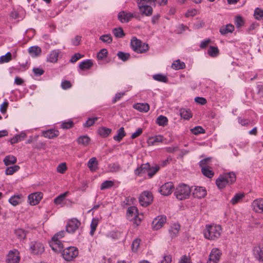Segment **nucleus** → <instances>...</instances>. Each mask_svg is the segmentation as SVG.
<instances>
[{
    "instance_id": "9",
    "label": "nucleus",
    "mask_w": 263,
    "mask_h": 263,
    "mask_svg": "<svg viewBox=\"0 0 263 263\" xmlns=\"http://www.w3.org/2000/svg\"><path fill=\"white\" fill-rule=\"evenodd\" d=\"M30 248L31 253L35 255L42 254L44 251L43 245L39 242H31Z\"/></svg>"
},
{
    "instance_id": "11",
    "label": "nucleus",
    "mask_w": 263,
    "mask_h": 263,
    "mask_svg": "<svg viewBox=\"0 0 263 263\" xmlns=\"http://www.w3.org/2000/svg\"><path fill=\"white\" fill-rule=\"evenodd\" d=\"M81 222L77 219H72L69 220L66 226V232L68 233H74L78 229Z\"/></svg>"
},
{
    "instance_id": "2",
    "label": "nucleus",
    "mask_w": 263,
    "mask_h": 263,
    "mask_svg": "<svg viewBox=\"0 0 263 263\" xmlns=\"http://www.w3.org/2000/svg\"><path fill=\"white\" fill-rule=\"evenodd\" d=\"M66 232L64 231H61L55 234L52 238V241L50 243V247L55 252H61L63 248V245L60 240V239L64 237Z\"/></svg>"
},
{
    "instance_id": "49",
    "label": "nucleus",
    "mask_w": 263,
    "mask_h": 263,
    "mask_svg": "<svg viewBox=\"0 0 263 263\" xmlns=\"http://www.w3.org/2000/svg\"><path fill=\"white\" fill-rule=\"evenodd\" d=\"M160 167L159 165H156L154 167H151L149 165V169L147 172V175L149 178L153 177L155 174L159 171Z\"/></svg>"
},
{
    "instance_id": "5",
    "label": "nucleus",
    "mask_w": 263,
    "mask_h": 263,
    "mask_svg": "<svg viewBox=\"0 0 263 263\" xmlns=\"http://www.w3.org/2000/svg\"><path fill=\"white\" fill-rule=\"evenodd\" d=\"M61 252L63 257L66 261L73 260L79 254L78 249L74 247H67Z\"/></svg>"
},
{
    "instance_id": "17",
    "label": "nucleus",
    "mask_w": 263,
    "mask_h": 263,
    "mask_svg": "<svg viewBox=\"0 0 263 263\" xmlns=\"http://www.w3.org/2000/svg\"><path fill=\"white\" fill-rule=\"evenodd\" d=\"M253 210L257 213H263V199L255 200L252 203Z\"/></svg>"
},
{
    "instance_id": "15",
    "label": "nucleus",
    "mask_w": 263,
    "mask_h": 263,
    "mask_svg": "<svg viewBox=\"0 0 263 263\" xmlns=\"http://www.w3.org/2000/svg\"><path fill=\"white\" fill-rule=\"evenodd\" d=\"M194 197L197 198H202L206 195V191L205 188L201 186H195L193 192Z\"/></svg>"
},
{
    "instance_id": "48",
    "label": "nucleus",
    "mask_w": 263,
    "mask_h": 263,
    "mask_svg": "<svg viewBox=\"0 0 263 263\" xmlns=\"http://www.w3.org/2000/svg\"><path fill=\"white\" fill-rule=\"evenodd\" d=\"M100 40L103 43L107 44H110L112 41V38L110 34H104L101 36Z\"/></svg>"
},
{
    "instance_id": "41",
    "label": "nucleus",
    "mask_w": 263,
    "mask_h": 263,
    "mask_svg": "<svg viewBox=\"0 0 263 263\" xmlns=\"http://www.w3.org/2000/svg\"><path fill=\"white\" fill-rule=\"evenodd\" d=\"M153 78L155 81L161 82H167L168 81V79L167 77L161 73L154 74L153 76Z\"/></svg>"
},
{
    "instance_id": "35",
    "label": "nucleus",
    "mask_w": 263,
    "mask_h": 263,
    "mask_svg": "<svg viewBox=\"0 0 263 263\" xmlns=\"http://www.w3.org/2000/svg\"><path fill=\"white\" fill-rule=\"evenodd\" d=\"M16 158L12 155H8L5 157L3 161L4 164L8 166L9 165L14 164L16 162Z\"/></svg>"
},
{
    "instance_id": "14",
    "label": "nucleus",
    "mask_w": 263,
    "mask_h": 263,
    "mask_svg": "<svg viewBox=\"0 0 263 263\" xmlns=\"http://www.w3.org/2000/svg\"><path fill=\"white\" fill-rule=\"evenodd\" d=\"M134 17L133 14L126 11H122L118 15V20L121 23H126L129 22L132 18Z\"/></svg>"
},
{
    "instance_id": "56",
    "label": "nucleus",
    "mask_w": 263,
    "mask_h": 263,
    "mask_svg": "<svg viewBox=\"0 0 263 263\" xmlns=\"http://www.w3.org/2000/svg\"><path fill=\"white\" fill-rule=\"evenodd\" d=\"M98 118L97 117L88 118L86 122L84 123V127H89L92 126L95 123V122L98 120Z\"/></svg>"
},
{
    "instance_id": "63",
    "label": "nucleus",
    "mask_w": 263,
    "mask_h": 263,
    "mask_svg": "<svg viewBox=\"0 0 263 263\" xmlns=\"http://www.w3.org/2000/svg\"><path fill=\"white\" fill-rule=\"evenodd\" d=\"M109 167L110 168L111 172H118L120 169V166L118 163H112L109 165Z\"/></svg>"
},
{
    "instance_id": "43",
    "label": "nucleus",
    "mask_w": 263,
    "mask_h": 263,
    "mask_svg": "<svg viewBox=\"0 0 263 263\" xmlns=\"http://www.w3.org/2000/svg\"><path fill=\"white\" fill-rule=\"evenodd\" d=\"M20 168V166L17 165L8 167L5 171V173L6 175H11L18 171Z\"/></svg>"
},
{
    "instance_id": "20",
    "label": "nucleus",
    "mask_w": 263,
    "mask_h": 263,
    "mask_svg": "<svg viewBox=\"0 0 263 263\" xmlns=\"http://www.w3.org/2000/svg\"><path fill=\"white\" fill-rule=\"evenodd\" d=\"M127 216L128 219H133L135 218V220L137 222V218L138 217V210L136 206H132L128 208L127 211Z\"/></svg>"
},
{
    "instance_id": "33",
    "label": "nucleus",
    "mask_w": 263,
    "mask_h": 263,
    "mask_svg": "<svg viewBox=\"0 0 263 263\" xmlns=\"http://www.w3.org/2000/svg\"><path fill=\"white\" fill-rule=\"evenodd\" d=\"M98 164V161L96 157H92L89 159L87 163V166L91 171H95L97 168Z\"/></svg>"
},
{
    "instance_id": "21",
    "label": "nucleus",
    "mask_w": 263,
    "mask_h": 263,
    "mask_svg": "<svg viewBox=\"0 0 263 263\" xmlns=\"http://www.w3.org/2000/svg\"><path fill=\"white\" fill-rule=\"evenodd\" d=\"M234 30V26L231 24H228L225 26H222L219 29L221 34L225 35L229 33H232Z\"/></svg>"
},
{
    "instance_id": "16",
    "label": "nucleus",
    "mask_w": 263,
    "mask_h": 263,
    "mask_svg": "<svg viewBox=\"0 0 263 263\" xmlns=\"http://www.w3.org/2000/svg\"><path fill=\"white\" fill-rule=\"evenodd\" d=\"M149 165L148 163L141 164L140 167L135 170V174L138 176H142L143 174L147 173Z\"/></svg>"
},
{
    "instance_id": "18",
    "label": "nucleus",
    "mask_w": 263,
    "mask_h": 263,
    "mask_svg": "<svg viewBox=\"0 0 263 263\" xmlns=\"http://www.w3.org/2000/svg\"><path fill=\"white\" fill-rule=\"evenodd\" d=\"M255 257L260 261H263V245L255 246L253 249Z\"/></svg>"
},
{
    "instance_id": "29",
    "label": "nucleus",
    "mask_w": 263,
    "mask_h": 263,
    "mask_svg": "<svg viewBox=\"0 0 263 263\" xmlns=\"http://www.w3.org/2000/svg\"><path fill=\"white\" fill-rule=\"evenodd\" d=\"M93 65L91 60H86L79 64V68L81 70H86L90 69Z\"/></svg>"
},
{
    "instance_id": "44",
    "label": "nucleus",
    "mask_w": 263,
    "mask_h": 263,
    "mask_svg": "<svg viewBox=\"0 0 263 263\" xmlns=\"http://www.w3.org/2000/svg\"><path fill=\"white\" fill-rule=\"evenodd\" d=\"M90 141V138L87 136H80L77 140V142L80 144H82L84 146L87 145Z\"/></svg>"
},
{
    "instance_id": "6",
    "label": "nucleus",
    "mask_w": 263,
    "mask_h": 263,
    "mask_svg": "<svg viewBox=\"0 0 263 263\" xmlns=\"http://www.w3.org/2000/svg\"><path fill=\"white\" fill-rule=\"evenodd\" d=\"M153 200V196L151 192L149 191H144L140 195L139 201L140 204L146 207L149 205Z\"/></svg>"
},
{
    "instance_id": "4",
    "label": "nucleus",
    "mask_w": 263,
    "mask_h": 263,
    "mask_svg": "<svg viewBox=\"0 0 263 263\" xmlns=\"http://www.w3.org/2000/svg\"><path fill=\"white\" fill-rule=\"evenodd\" d=\"M130 46L132 49L138 53H145L149 48L147 44L143 43L136 37H133L131 40Z\"/></svg>"
},
{
    "instance_id": "24",
    "label": "nucleus",
    "mask_w": 263,
    "mask_h": 263,
    "mask_svg": "<svg viewBox=\"0 0 263 263\" xmlns=\"http://www.w3.org/2000/svg\"><path fill=\"white\" fill-rule=\"evenodd\" d=\"M23 196L22 195H15L9 199V203L13 206H16L22 202Z\"/></svg>"
},
{
    "instance_id": "40",
    "label": "nucleus",
    "mask_w": 263,
    "mask_h": 263,
    "mask_svg": "<svg viewBox=\"0 0 263 263\" xmlns=\"http://www.w3.org/2000/svg\"><path fill=\"white\" fill-rule=\"evenodd\" d=\"M111 132L110 128L105 127H100L98 130V134L103 137H107L111 133Z\"/></svg>"
},
{
    "instance_id": "10",
    "label": "nucleus",
    "mask_w": 263,
    "mask_h": 263,
    "mask_svg": "<svg viewBox=\"0 0 263 263\" xmlns=\"http://www.w3.org/2000/svg\"><path fill=\"white\" fill-rule=\"evenodd\" d=\"M174 185L172 182H166L162 185L159 189V192L164 196H167L172 193Z\"/></svg>"
},
{
    "instance_id": "31",
    "label": "nucleus",
    "mask_w": 263,
    "mask_h": 263,
    "mask_svg": "<svg viewBox=\"0 0 263 263\" xmlns=\"http://www.w3.org/2000/svg\"><path fill=\"white\" fill-rule=\"evenodd\" d=\"M28 52L32 57H37L42 52L41 48L38 46H31L28 49Z\"/></svg>"
},
{
    "instance_id": "19",
    "label": "nucleus",
    "mask_w": 263,
    "mask_h": 263,
    "mask_svg": "<svg viewBox=\"0 0 263 263\" xmlns=\"http://www.w3.org/2000/svg\"><path fill=\"white\" fill-rule=\"evenodd\" d=\"M138 6L142 15L149 16L152 14L153 10L151 6L147 5H138Z\"/></svg>"
},
{
    "instance_id": "23",
    "label": "nucleus",
    "mask_w": 263,
    "mask_h": 263,
    "mask_svg": "<svg viewBox=\"0 0 263 263\" xmlns=\"http://www.w3.org/2000/svg\"><path fill=\"white\" fill-rule=\"evenodd\" d=\"M43 135L46 138L52 139L59 136V132L58 130L50 129L43 132Z\"/></svg>"
},
{
    "instance_id": "52",
    "label": "nucleus",
    "mask_w": 263,
    "mask_h": 263,
    "mask_svg": "<svg viewBox=\"0 0 263 263\" xmlns=\"http://www.w3.org/2000/svg\"><path fill=\"white\" fill-rule=\"evenodd\" d=\"M11 53L10 52H8L5 55L0 57V63L9 62L11 60Z\"/></svg>"
},
{
    "instance_id": "54",
    "label": "nucleus",
    "mask_w": 263,
    "mask_h": 263,
    "mask_svg": "<svg viewBox=\"0 0 263 263\" xmlns=\"http://www.w3.org/2000/svg\"><path fill=\"white\" fill-rule=\"evenodd\" d=\"M254 15L257 20H260L263 18V10L257 8L255 9Z\"/></svg>"
},
{
    "instance_id": "32",
    "label": "nucleus",
    "mask_w": 263,
    "mask_h": 263,
    "mask_svg": "<svg viewBox=\"0 0 263 263\" xmlns=\"http://www.w3.org/2000/svg\"><path fill=\"white\" fill-rule=\"evenodd\" d=\"M201 172L202 174L209 178H211L213 177L214 173L210 166H204L201 168Z\"/></svg>"
},
{
    "instance_id": "64",
    "label": "nucleus",
    "mask_w": 263,
    "mask_h": 263,
    "mask_svg": "<svg viewBox=\"0 0 263 263\" xmlns=\"http://www.w3.org/2000/svg\"><path fill=\"white\" fill-rule=\"evenodd\" d=\"M178 263H192L191 258L186 255H183Z\"/></svg>"
},
{
    "instance_id": "26",
    "label": "nucleus",
    "mask_w": 263,
    "mask_h": 263,
    "mask_svg": "<svg viewBox=\"0 0 263 263\" xmlns=\"http://www.w3.org/2000/svg\"><path fill=\"white\" fill-rule=\"evenodd\" d=\"M216 184L219 189H222L225 187L226 185L228 184V183L227 179L224 177V176L221 175L217 179Z\"/></svg>"
},
{
    "instance_id": "57",
    "label": "nucleus",
    "mask_w": 263,
    "mask_h": 263,
    "mask_svg": "<svg viewBox=\"0 0 263 263\" xmlns=\"http://www.w3.org/2000/svg\"><path fill=\"white\" fill-rule=\"evenodd\" d=\"M98 224V220L97 219L93 218L92 220L90 227H91V230L90 231V234L92 236L94 234V232L96 230V228Z\"/></svg>"
},
{
    "instance_id": "37",
    "label": "nucleus",
    "mask_w": 263,
    "mask_h": 263,
    "mask_svg": "<svg viewBox=\"0 0 263 263\" xmlns=\"http://www.w3.org/2000/svg\"><path fill=\"white\" fill-rule=\"evenodd\" d=\"M185 67V63L183 62H181L180 60L175 61L172 64V68L175 70L182 69Z\"/></svg>"
},
{
    "instance_id": "42",
    "label": "nucleus",
    "mask_w": 263,
    "mask_h": 263,
    "mask_svg": "<svg viewBox=\"0 0 263 263\" xmlns=\"http://www.w3.org/2000/svg\"><path fill=\"white\" fill-rule=\"evenodd\" d=\"M112 33L116 37L122 38L125 36L123 30L121 27L114 28Z\"/></svg>"
},
{
    "instance_id": "36",
    "label": "nucleus",
    "mask_w": 263,
    "mask_h": 263,
    "mask_svg": "<svg viewBox=\"0 0 263 263\" xmlns=\"http://www.w3.org/2000/svg\"><path fill=\"white\" fill-rule=\"evenodd\" d=\"M26 134L25 133H21L19 135H16L11 139H10L9 142L11 144H13L16 143L20 141H22L26 137Z\"/></svg>"
},
{
    "instance_id": "22",
    "label": "nucleus",
    "mask_w": 263,
    "mask_h": 263,
    "mask_svg": "<svg viewBox=\"0 0 263 263\" xmlns=\"http://www.w3.org/2000/svg\"><path fill=\"white\" fill-rule=\"evenodd\" d=\"M60 52V51L58 49L51 51L47 57V61L51 63L57 62L58 60Z\"/></svg>"
},
{
    "instance_id": "62",
    "label": "nucleus",
    "mask_w": 263,
    "mask_h": 263,
    "mask_svg": "<svg viewBox=\"0 0 263 263\" xmlns=\"http://www.w3.org/2000/svg\"><path fill=\"white\" fill-rule=\"evenodd\" d=\"M66 168H67V167H66V164L65 163H62L60 164L58 166V167L57 168V170L59 173L63 174L66 171Z\"/></svg>"
},
{
    "instance_id": "47",
    "label": "nucleus",
    "mask_w": 263,
    "mask_h": 263,
    "mask_svg": "<svg viewBox=\"0 0 263 263\" xmlns=\"http://www.w3.org/2000/svg\"><path fill=\"white\" fill-rule=\"evenodd\" d=\"M117 56L119 59L122 61L125 62L128 60L130 58V55L128 53H125L122 51H119L117 53Z\"/></svg>"
},
{
    "instance_id": "12",
    "label": "nucleus",
    "mask_w": 263,
    "mask_h": 263,
    "mask_svg": "<svg viewBox=\"0 0 263 263\" xmlns=\"http://www.w3.org/2000/svg\"><path fill=\"white\" fill-rule=\"evenodd\" d=\"M166 217L165 216H158L154 219L152 222L153 228L156 230L160 229L166 222Z\"/></svg>"
},
{
    "instance_id": "13",
    "label": "nucleus",
    "mask_w": 263,
    "mask_h": 263,
    "mask_svg": "<svg viewBox=\"0 0 263 263\" xmlns=\"http://www.w3.org/2000/svg\"><path fill=\"white\" fill-rule=\"evenodd\" d=\"M42 198L41 193H34L30 194L28 197V202L30 204L34 205L37 204Z\"/></svg>"
},
{
    "instance_id": "28",
    "label": "nucleus",
    "mask_w": 263,
    "mask_h": 263,
    "mask_svg": "<svg viewBox=\"0 0 263 263\" xmlns=\"http://www.w3.org/2000/svg\"><path fill=\"white\" fill-rule=\"evenodd\" d=\"M180 229V226L178 223H175L171 227L169 230V233L172 238H174L177 236Z\"/></svg>"
},
{
    "instance_id": "51",
    "label": "nucleus",
    "mask_w": 263,
    "mask_h": 263,
    "mask_svg": "<svg viewBox=\"0 0 263 263\" xmlns=\"http://www.w3.org/2000/svg\"><path fill=\"white\" fill-rule=\"evenodd\" d=\"M244 197V194L242 193H237L232 198L231 200V203L232 204H235L238 203L240 199Z\"/></svg>"
},
{
    "instance_id": "34",
    "label": "nucleus",
    "mask_w": 263,
    "mask_h": 263,
    "mask_svg": "<svg viewBox=\"0 0 263 263\" xmlns=\"http://www.w3.org/2000/svg\"><path fill=\"white\" fill-rule=\"evenodd\" d=\"M126 135L124 128L122 127L117 130V134L114 136L113 139L115 141L120 142Z\"/></svg>"
},
{
    "instance_id": "8",
    "label": "nucleus",
    "mask_w": 263,
    "mask_h": 263,
    "mask_svg": "<svg viewBox=\"0 0 263 263\" xmlns=\"http://www.w3.org/2000/svg\"><path fill=\"white\" fill-rule=\"evenodd\" d=\"M222 255L221 251L218 248H213L209 255L207 263H218Z\"/></svg>"
},
{
    "instance_id": "58",
    "label": "nucleus",
    "mask_w": 263,
    "mask_h": 263,
    "mask_svg": "<svg viewBox=\"0 0 263 263\" xmlns=\"http://www.w3.org/2000/svg\"><path fill=\"white\" fill-rule=\"evenodd\" d=\"M73 123L72 121H65L61 123L60 126L62 129H69L73 126Z\"/></svg>"
},
{
    "instance_id": "55",
    "label": "nucleus",
    "mask_w": 263,
    "mask_h": 263,
    "mask_svg": "<svg viewBox=\"0 0 263 263\" xmlns=\"http://www.w3.org/2000/svg\"><path fill=\"white\" fill-rule=\"evenodd\" d=\"M108 54V51L106 49L103 48L98 53H97V58L99 60H103L105 58L107 57Z\"/></svg>"
},
{
    "instance_id": "27",
    "label": "nucleus",
    "mask_w": 263,
    "mask_h": 263,
    "mask_svg": "<svg viewBox=\"0 0 263 263\" xmlns=\"http://www.w3.org/2000/svg\"><path fill=\"white\" fill-rule=\"evenodd\" d=\"M179 112L181 117L185 120H189L192 117V114L190 109L181 108Z\"/></svg>"
},
{
    "instance_id": "59",
    "label": "nucleus",
    "mask_w": 263,
    "mask_h": 263,
    "mask_svg": "<svg viewBox=\"0 0 263 263\" xmlns=\"http://www.w3.org/2000/svg\"><path fill=\"white\" fill-rule=\"evenodd\" d=\"M244 24V21L242 17L240 16H237L235 18V25L237 28H239L242 27Z\"/></svg>"
},
{
    "instance_id": "53",
    "label": "nucleus",
    "mask_w": 263,
    "mask_h": 263,
    "mask_svg": "<svg viewBox=\"0 0 263 263\" xmlns=\"http://www.w3.org/2000/svg\"><path fill=\"white\" fill-rule=\"evenodd\" d=\"M192 134L195 135H197L199 134L205 133V130L200 126H197L191 129Z\"/></svg>"
},
{
    "instance_id": "50",
    "label": "nucleus",
    "mask_w": 263,
    "mask_h": 263,
    "mask_svg": "<svg viewBox=\"0 0 263 263\" xmlns=\"http://www.w3.org/2000/svg\"><path fill=\"white\" fill-rule=\"evenodd\" d=\"M114 185V183L112 181L106 180L104 181L101 185L100 189L101 190H104L105 189H107L110 188Z\"/></svg>"
},
{
    "instance_id": "39",
    "label": "nucleus",
    "mask_w": 263,
    "mask_h": 263,
    "mask_svg": "<svg viewBox=\"0 0 263 263\" xmlns=\"http://www.w3.org/2000/svg\"><path fill=\"white\" fill-rule=\"evenodd\" d=\"M223 175L227 179L228 184H232L236 181V175L233 172L226 173Z\"/></svg>"
},
{
    "instance_id": "45",
    "label": "nucleus",
    "mask_w": 263,
    "mask_h": 263,
    "mask_svg": "<svg viewBox=\"0 0 263 263\" xmlns=\"http://www.w3.org/2000/svg\"><path fill=\"white\" fill-rule=\"evenodd\" d=\"M208 53L212 57H216L219 54V49L217 47L210 46L208 51Z\"/></svg>"
},
{
    "instance_id": "1",
    "label": "nucleus",
    "mask_w": 263,
    "mask_h": 263,
    "mask_svg": "<svg viewBox=\"0 0 263 263\" xmlns=\"http://www.w3.org/2000/svg\"><path fill=\"white\" fill-rule=\"evenodd\" d=\"M221 232V228L219 225L206 226L204 232V236L208 239L215 240L219 238Z\"/></svg>"
},
{
    "instance_id": "46",
    "label": "nucleus",
    "mask_w": 263,
    "mask_h": 263,
    "mask_svg": "<svg viewBox=\"0 0 263 263\" xmlns=\"http://www.w3.org/2000/svg\"><path fill=\"white\" fill-rule=\"evenodd\" d=\"M68 192H66L64 193H62L61 194H60L59 196H58V197H57L54 199V202L55 204H61L63 201H64V199L65 198V197L67 196V194H68Z\"/></svg>"
},
{
    "instance_id": "60",
    "label": "nucleus",
    "mask_w": 263,
    "mask_h": 263,
    "mask_svg": "<svg viewBox=\"0 0 263 263\" xmlns=\"http://www.w3.org/2000/svg\"><path fill=\"white\" fill-rule=\"evenodd\" d=\"M141 240L139 239H135L132 243V249L134 252L137 251L140 243Z\"/></svg>"
},
{
    "instance_id": "25",
    "label": "nucleus",
    "mask_w": 263,
    "mask_h": 263,
    "mask_svg": "<svg viewBox=\"0 0 263 263\" xmlns=\"http://www.w3.org/2000/svg\"><path fill=\"white\" fill-rule=\"evenodd\" d=\"M133 107L141 112H146L149 110V106L147 103H136L133 105Z\"/></svg>"
},
{
    "instance_id": "30",
    "label": "nucleus",
    "mask_w": 263,
    "mask_h": 263,
    "mask_svg": "<svg viewBox=\"0 0 263 263\" xmlns=\"http://www.w3.org/2000/svg\"><path fill=\"white\" fill-rule=\"evenodd\" d=\"M14 234L20 240H22L26 239L27 231L22 229H17L15 230Z\"/></svg>"
},
{
    "instance_id": "3",
    "label": "nucleus",
    "mask_w": 263,
    "mask_h": 263,
    "mask_svg": "<svg viewBox=\"0 0 263 263\" xmlns=\"http://www.w3.org/2000/svg\"><path fill=\"white\" fill-rule=\"evenodd\" d=\"M191 189L190 186L185 184H179L176 188L174 195L179 200H183L188 198L191 194Z\"/></svg>"
},
{
    "instance_id": "7",
    "label": "nucleus",
    "mask_w": 263,
    "mask_h": 263,
    "mask_svg": "<svg viewBox=\"0 0 263 263\" xmlns=\"http://www.w3.org/2000/svg\"><path fill=\"white\" fill-rule=\"evenodd\" d=\"M20 261V253L17 249L8 252L6 258V263H18Z\"/></svg>"
},
{
    "instance_id": "38",
    "label": "nucleus",
    "mask_w": 263,
    "mask_h": 263,
    "mask_svg": "<svg viewBox=\"0 0 263 263\" xmlns=\"http://www.w3.org/2000/svg\"><path fill=\"white\" fill-rule=\"evenodd\" d=\"M156 122L159 126H165L168 124V119L165 116L160 115L157 118Z\"/></svg>"
},
{
    "instance_id": "61",
    "label": "nucleus",
    "mask_w": 263,
    "mask_h": 263,
    "mask_svg": "<svg viewBox=\"0 0 263 263\" xmlns=\"http://www.w3.org/2000/svg\"><path fill=\"white\" fill-rule=\"evenodd\" d=\"M151 142L154 145L156 142H162L163 141V137L161 135L156 136L155 137L150 139Z\"/></svg>"
}]
</instances>
